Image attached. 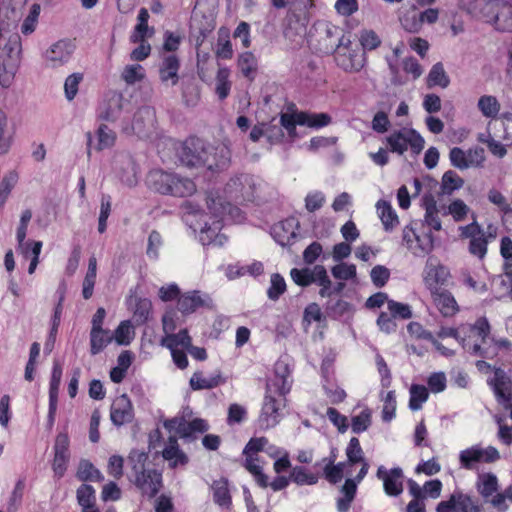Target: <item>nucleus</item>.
Instances as JSON below:
<instances>
[{"mask_svg":"<svg viewBox=\"0 0 512 512\" xmlns=\"http://www.w3.org/2000/svg\"><path fill=\"white\" fill-rule=\"evenodd\" d=\"M207 208L216 220L211 225L205 223V226L200 231L199 238L203 245L220 247L227 240V237L220 233L222 228L221 220L227 215L232 219L240 221L242 219L241 211L239 208L225 202L221 197L211 196L207 197Z\"/></svg>","mask_w":512,"mask_h":512,"instance_id":"obj_1","label":"nucleus"},{"mask_svg":"<svg viewBox=\"0 0 512 512\" xmlns=\"http://www.w3.org/2000/svg\"><path fill=\"white\" fill-rule=\"evenodd\" d=\"M148 185L155 191L175 197H187L196 191L192 179L163 170H153L147 176Z\"/></svg>","mask_w":512,"mask_h":512,"instance_id":"obj_2","label":"nucleus"},{"mask_svg":"<svg viewBox=\"0 0 512 512\" xmlns=\"http://www.w3.org/2000/svg\"><path fill=\"white\" fill-rule=\"evenodd\" d=\"M462 328H470L465 330V335L461 337L462 348L473 356L491 358L489 351L482 347L490 339L491 327L487 318L479 317L474 324H463Z\"/></svg>","mask_w":512,"mask_h":512,"instance_id":"obj_3","label":"nucleus"},{"mask_svg":"<svg viewBox=\"0 0 512 512\" xmlns=\"http://www.w3.org/2000/svg\"><path fill=\"white\" fill-rule=\"evenodd\" d=\"M387 143L391 152L402 155L408 147L414 154H419L424 148L425 141L416 130L403 128L392 132L387 137Z\"/></svg>","mask_w":512,"mask_h":512,"instance_id":"obj_4","label":"nucleus"},{"mask_svg":"<svg viewBox=\"0 0 512 512\" xmlns=\"http://www.w3.org/2000/svg\"><path fill=\"white\" fill-rule=\"evenodd\" d=\"M460 236L469 239L468 251L471 255L482 260L487 254V246L495 236L491 233L486 234L483 228L476 222L459 227Z\"/></svg>","mask_w":512,"mask_h":512,"instance_id":"obj_5","label":"nucleus"},{"mask_svg":"<svg viewBox=\"0 0 512 512\" xmlns=\"http://www.w3.org/2000/svg\"><path fill=\"white\" fill-rule=\"evenodd\" d=\"M484 9L490 15L495 28L502 32H512V4L506 0L486 1Z\"/></svg>","mask_w":512,"mask_h":512,"instance_id":"obj_6","label":"nucleus"},{"mask_svg":"<svg viewBox=\"0 0 512 512\" xmlns=\"http://www.w3.org/2000/svg\"><path fill=\"white\" fill-rule=\"evenodd\" d=\"M207 143L197 137H189L177 148L180 162L187 167H201Z\"/></svg>","mask_w":512,"mask_h":512,"instance_id":"obj_7","label":"nucleus"},{"mask_svg":"<svg viewBox=\"0 0 512 512\" xmlns=\"http://www.w3.org/2000/svg\"><path fill=\"white\" fill-rule=\"evenodd\" d=\"M226 193L234 200L252 201L255 198L257 184L249 174H240L226 184Z\"/></svg>","mask_w":512,"mask_h":512,"instance_id":"obj_8","label":"nucleus"},{"mask_svg":"<svg viewBox=\"0 0 512 512\" xmlns=\"http://www.w3.org/2000/svg\"><path fill=\"white\" fill-rule=\"evenodd\" d=\"M205 156L201 167H205L212 172L226 170L231 163V150L226 143L216 146L207 143Z\"/></svg>","mask_w":512,"mask_h":512,"instance_id":"obj_9","label":"nucleus"},{"mask_svg":"<svg viewBox=\"0 0 512 512\" xmlns=\"http://www.w3.org/2000/svg\"><path fill=\"white\" fill-rule=\"evenodd\" d=\"M276 394L266 389L261 414L258 419L259 426L263 429L275 427L282 418L281 407L285 405V398L276 399Z\"/></svg>","mask_w":512,"mask_h":512,"instance_id":"obj_10","label":"nucleus"},{"mask_svg":"<svg viewBox=\"0 0 512 512\" xmlns=\"http://www.w3.org/2000/svg\"><path fill=\"white\" fill-rule=\"evenodd\" d=\"M155 121V110L150 106H142L134 114L132 124L130 126H123L122 129L126 134L146 137L154 129Z\"/></svg>","mask_w":512,"mask_h":512,"instance_id":"obj_11","label":"nucleus"},{"mask_svg":"<svg viewBox=\"0 0 512 512\" xmlns=\"http://www.w3.org/2000/svg\"><path fill=\"white\" fill-rule=\"evenodd\" d=\"M488 384L492 387L497 402L504 409L512 408V380L507 373L501 368L494 369L493 378L488 380Z\"/></svg>","mask_w":512,"mask_h":512,"instance_id":"obj_12","label":"nucleus"},{"mask_svg":"<svg viewBox=\"0 0 512 512\" xmlns=\"http://www.w3.org/2000/svg\"><path fill=\"white\" fill-rule=\"evenodd\" d=\"M127 105L128 101L125 100L121 93L111 91L100 106L98 117L104 121L114 122L121 118L122 112Z\"/></svg>","mask_w":512,"mask_h":512,"instance_id":"obj_13","label":"nucleus"},{"mask_svg":"<svg viewBox=\"0 0 512 512\" xmlns=\"http://www.w3.org/2000/svg\"><path fill=\"white\" fill-rule=\"evenodd\" d=\"M290 368L288 363L283 360H279L274 365V377L271 378L266 388L270 392H275L281 397H285L291 389Z\"/></svg>","mask_w":512,"mask_h":512,"instance_id":"obj_14","label":"nucleus"},{"mask_svg":"<svg viewBox=\"0 0 512 512\" xmlns=\"http://www.w3.org/2000/svg\"><path fill=\"white\" fill-rule=\"evenodd\" d=\"M377 477L383 481L384 491L390 496H398L403 491V471L400 467L387 470L380 466L377 470Z\"/></svg>","mask_w":512,"mask_h":512,"instance_id":"obj_15","label":"nucleus"},{"mask_svg":"<svg viewBox=\"0 0 512 512\" xmlns=\"http://www.w3.org/2000/svg\"><path fill=\"white\" fill-rule=\"evenodd\" d=\"M132 481L149 498L155 497L162 488V474L156 469H150Z\"/></svg>","mask_w":512,"mask_h":512,"instance_id":"obj_16","label":"nucleus"},{"mask_svg":"<svg viewBox=\"0 0 512 512\" xmlns=\"http://www.w3.org/2000/svg\"><path fill=\"white\" fill-rule=\"evenodd\" d=\"M133 406L126 394L117 397L111 405L110 418L114 425L122 426L133 420Z\"/></svg>","mask_w":512,"mask_h":512,"instance_id":"obj_17","label":"nucleus"},{"mask_svg":"<svg viewBox=\"0 0 512 512\" xmlns=\"http://www.w3.org/2000/svg\"><path fill=\"white\" fill-rule=\"evenodd\" d=\"M72 53V44L68 41L60 40L47 49L45 59L50 67L56 68L67 63Z\"/></svg>","mask_w":512,"mask_h":512,"instance_id":"obj_18","label":"nucleus"},{"mask_svg":"<svg viewBox=\"0 0 512 512\" xmlns=\"http://www.w3.org/2000/svg\"><path fill=\"white\" fill-rule=\"evenodd\" d=\"M433 302L445 317L453 316L458 311V305L454 296L446 289L435 286L430 290Z\"/></svg>","mask_w":512,"mask_h":512,"instance_id":"obj_19","label":"nucleus"},{"mask_svg":"<svg viewBox=\"0 0 512 512\" xmlns=\"http://www.w3.org/2000/svg\"><path fill=\"white\" fill-rule=\"evenodd\" d=\"M297 226L298 223L294 219H286L273 225L271 234L281 246L291 245L296 238Z\"/></svg>","mask_w":512,"mask_h":512,"instance_id":"obj_20","label":"nucleus"},{"mask_svg":"<svg viewBox=\"0 0 512 512\" xmlns=\"http://www.w3.org/2000/svg\"><path fill=\"white\" fill-rule=\"evenodd\" d=\"M210 302L208 295L201 296L199 291H191L179 296L177 307L181 313L191 314L199 307L209 306Z\"/></svg>","mask_w":512,"mask_h":512,"instance_id":"obj_21","label":"nucleus"},{"mask_svg":"<svg viewBox=\"0 0 512 512\" xmlns=\"http://www.w3.org/2000/svg\"><path fill=\"white\" fill-rule=\"evenodd\" d=\"M179 68L180 60L176 55L165 56L159 66V78L161 82H170L172 86H175L179 80Z\"/></svg>","mask_w":512,"mask_h":512,"instance_id":"obj_22","label":"nucleus"},{"mask_svg":"<svg viewBox=\"0 0 512 512\" xmlns=\"http://www.w3.org/2000/svg\"><path fill=\"white\" fill-rule=\"evenodd\" d=\"M422 206L425 209L424 222L436 231L442 229L439 213L441 209L437 206V202L431 194L425 195L422 199Z\"/></svg>","mask_w":512,"mask_h":512,"instance_id":"obj_23","label":"nucleus"},{"mask_svg":"<svg viewBox=\"0 0 512 512\" xmlns=\"http://www.w3.org/2000/svg\"><path fill=\"white\" fill-rule=\"evenodd\" d=\"M162 456L165 460L169 461L171 468H176L178 465H186L188 463L187 455L179 448L177 439L170 436L168 443L162 451Z\"/></svg>","mask_w":512,"mask_h":512,"instance_id":"obj_24","label":"nucleus"},{"mask_svg":"<svg viewBox=\"0 0 512 512\" xmlns=\"http://www.w3.org/2000/svg\"><path fill=\"white\" fill-rule=\"evenodd\" d=\"M224 383L225 378L222 376L221 372H217L216 374L206 378L203 376L201 371H197L193 373L189 381L191 389L195 391L213 389Z\"/></svg>","mask_w":512,"mask_h":512,"instance_id":"obj_25","label":"nucleus"},{"mask_svg":"<svg viewBox=\"0 0 512 512\" xmlns=\"http://www.w3.org/2000/svg\"><path fill=\"white\" fill-rule=\"evenodd\" d=\"M299 125L307 126L313 129H319L328 126L332 122V118L328 113H312L307 111H299Z\"/></svg>","mask_w":512,"mask_h":512,"instance_id":"obj_26","label":"nucleus"},{"mask_svg":"<svg viewBox=\"0 0 512 512\" xmlns=\"http://www.w3.org/2000/svg\"><path fill=\"white\" fill-rule=\"evenodd\" d=\"M113 340V335L106 329H91L90 331V353L99 354Z\"/></svg>","mask_w":512,"mask_h":512,"instance_id":"obj_27","label":"nucleus"},{"mask_svg":"<svg viewBox=\"0 0 512 512\" xmlns=\"http://www.w3.org/2000/svg\"><path fill=\"white\" fill-rule=\"evenodd\" d=\"M377 211L386 231H392L399 223L398 216L389 202L379 200L376 204Z\"/></svg>","mask_w":512,"mask_h":512,"instance_id":"obj_28","label":"nucleus"},{"mask_svg":"<svg viewBox=\"0 0 512 512\" xmlns=\"http://www.w3.org/2000/svg\"><path fill=\"white\" fill-rule=\"evenodd\" d=\"M148 457H149L148 453H146L144 451H140L137 449H133L130 451V453L127 457V461L131 467L132 480L136 479V477H139L142 474H144L146 471L150 470L145 467Z\"/></svg>","mask_w":512,"mask_h":512,"instance_id":"obj_29","label":"nucleus"},{"mask_svg":"<svg viewBox=\"0 0 512 512\" xmlns=\"http://www.w3.org/2000/svg\"><path fill=\"white\" fill-rule=\"evenodd\" d=\"M323 265H315L313 268L305 267V268H293L290 271V276L295 284L301 287H307L313 283L316 284V270L317 268H322Z\"/></svg>","mask_w":512,"mask_h":512,"instance_id":"obj_30","label":"nucleus"},{"mask_svg":"<svg viewBox=\"0 0 512 512\" xmlns=\"http://www.w3.org/2000/svg\"><path fill=\"white\" fill-rule=\"evenodd\" d=\"M357 491V482L354 479H346L341 488L343 497L337 500L338 512H348L351 503L353 502Z\"/></svg>","mask_w":512,"mask_h":512,"instance_id":"obj_31","label":"nucleus"},{"mask_svg":"<svg viewBox=\"0 0 512 512\" xmlns=\"http://www.w3.org/2000/svg\"><path fill=\"white\" fill-rule=\"evenodd\" d=\"M76 477L83 482L94 481L102 482L103 474L89 460L82 459L79 462Z\"/></svg>","mask_w":512,"mask_h":512,"instance_id":"obj_32","label":"nucleus"},{"mask_svg":"<svg viewBox=\"0 0 512 512\" xmlns=\"http://www.w3.org/2000/svg\"><path fill=\"white\" fill-rule=\"evenodd\" d=\"M213 499L221 507L229 508L232 500L228 489V480L220 479L216 480L212 484Z\"/></svg>","mask_w":512,"mask_h":512,"instance_id":"obj_33","label":"nucleus"},{"mask_svg":"<svg viewBox=\"0 0 512 512\" xmlns=\"http://www.w3.org/2000/svg\"><path fill=\"white\" fill-rule=\"evenodd\" d=\"M413 240H416L418 247L422 253H428L433 248V238L431 233L427 234V241L424 243L420 239L419 235L416 234L412 226H406L403 229V242L406 243L409 249H412Z\"/></svg>","mask_w":512,"mask_h":512,"instance_id":"obj_34","label":"nucleus"},{"mask_svg":"<svg viewBox=\"0 0 512 512\" xmlns=\"http://www.w3.org/2000/svg\"><path fill=\"white\" fill-rule=\"evenodd\" d=\"M17 62V59L0 55V84L3 87H9L12 83Z\"/></svg>","mask_w":512,"mask_h":512,"instance_id":"obj_35","label":"nucleus"},{"mask_svg":"<svg viewBox=\"0 0 512 512\" xmlns=\"http://www.w3.org/2000/svg\"><path fill=\"white\" fill-rule=\"evenodd\" d=\"M476 487L483 498H488L498 490V479L493 473L481 474L478 477Z\"/></svg>","mask_w":512,"mask_h":512,"instance_id":"obj_36","label":"nucleus"},{"mask_svg":"<svg viewBox=\"0 0 512 512\" xmlns=\"http://www.w3.org/2000/svg\"><path fill=\"white\" fill-rule=\"evenodd\" d=\"M454 512H480L479 504L469 495L462 492L452 494Z\"/></svg>","mask_w":512,"mask_h":512,"instance_id":"obj_37","label":"nucleus"},{"mask_svg":"<svg viewBox=\"0 0 512 512\" xmlns=\"http://www.w3.org/2000/svg\"><path fill=\"white\" fill-rule=\"evenodd\" d=\"M97 274V260L92 256L89 259L88 269L83 280L82 295L84 299H90L93 295Z\"/></svg>","mask_w":512,"mask_h":512,"instance_id":"obj_38","label":"nucleus"},{"mask_svg":"<svg viewBox=\"0 0 512 512\" xmlns=\"http://www.w3.org/2000/svg\"><path fill=\"white\" fill-rule=\"evenodd\" d=\"M464 185V180L453 170L446 171L442 176L441 194L451 195L455 190Z\"/></svg>","mask_w":512,"mask_h":512,"instance_id":"obj_39","label":"nucleus"},{"mask_svg":"<svg viewBox=\"0 0 512 512\" xmlns=\"http://www.w3.org/2000/svg\"><path fill=\"white\" fill-rule=\"evenodd\" d=\"M428 86H440L442 88L448 87L450 79L446 74L443 64L438 62L434 64L427 77Z\"/></svg>","mask_w":512,"mask_h":512,"instance_id":"obj_40","label":"nucleus"},{"mask_svg":"<svg viewBox=\"0 0 512 512\" xmlns=\"http://www.w3.org/2000/svg\"><path fill=\"white\" fill-rule=\"evenodd\" d=\"M191 344V337L185 329L179 331L177 334H168L161 340V345L166 348H177L178 346H182L187 349Z\"/></svg>","mask_w":512,"mask_h":512,"instance_id":"obj_41","label":"nucleus"},{"mask_svg":"<svg viewBox=\"0 0 512 512\" xmlns=\"http://www.w3.org/2000/svg\"><path fill=\"white\" fill-rule=\"evenodd\" d=\"M478 108L487 118H495L500 110V103L495 96L484 95L478 100Z\"/></svg>","mask_w":512,"mask_h":512,"instance_id":"obj_42","label":"nucleus"},{"mask_svg":"<svg viewBox=\"0 0 512 512\" xmlns=\"http://www.w3.org/2000/svg\"><path fill=\"white\" fill-rule=\"evenodd\" d=\"M238 67L246 78L253 80L257 70L256 57L251 52L242 53L238 58Z\"/></svg>","mask_w":512,"mask_h":512,"instance_id":"obj_43","label":"nucleus"},{"mask_svg":"<svg viewBox=\"0 0 512 512\" xmlns=\"http://www.w3.org/2000/svg\"><path fill=\"white\" fill-rule=\"evenodd\" d=\"M289 479L297 485H314L318 482V476L309 473L303 466L293 467Z\"/></svg>","mask_w":512,"mask_h":512,"instance_id":"obj_44","label":"nucleus"},{"mask_svg":"<svg viewBox=\"0 0 512 512\" xmlns=\"http://www.w3.org/2000/svg\"><path fill=\"white\" fill-rule=\"evenodd\" d=\"M429 393L425 386L413 384L410 387V400L409 408L417 411L421 408L422 404L428 399Z\"/></svg>","mask_w":512,"mask_h":512,"instance_id":"obj_45","label":"nucleus"},{"mask_svg":"<svg viewBox=\"0 0 512 512\" xmlns=\"http://www.w3.org/2000/svg\"><path fill=\"white\" fill-rule=\"evenodd\" d=\"M113 339L118 345H128L134 338V330L129 320L122 321L115 329Z\"/></svg>","mask_w":512,"mask_h":512,"instance_id":"obj_46","label":"nucleus"},{"mask_svg":"<svg viewBox=\"0 0 512 512\" xmlns=\"http://www.w3.org/2000/svg\"><path fill=\"white\" fill-rule=\"evenodd\" d=\"M299 111L292 113H282L280 116V125L282 130L285 129L290 140L297 137L296 126L299 125Z\"/></svg>","mask_w":512,"mask_h":512,"instance_id":"obj_47","label":"nucleus"},{"mask_svg":"<svg viewBox=\"0 0 512 512\" xmlns=\"http://www.w3.org/2000/svg\"><path fill=\"white\" fill-rule=\"evenodd\" d=\"M62 373L63 370L61 364L58 361H54L50 379L49 401L58 402V392Z\"/></svg>","mask_w":512,"mask_h":512,"instance_id":"obj_48","label":"nucleus"},{"mask_svg":"<svg viewBox=\"0 0 512 512\" xmlns=\"http://www.w3.org/2000/svg\"><path fill=\"white\" fill-rule=\"evenodd\" d=\"M256 458L253 456H246L244 467L254 476L257 484L262 487H268V477L262 471L261 466L256 464Z\"/></svg>","mask_w":512,"mask_h":512,"instance_id":"obj_49","label":"nucleus"},{"mask_svg":"<svg viewBox=\"0 0 512 512\" xmlns=\"http://www.w3.org/2000/svg\"><path fill=\"white\" fill-rule=\"evenodd\" d=\"M442 214L444 216L446 215H452L453 219L456 221V222H459V221H462L468 214L469 212V207L464 203L463 200L461 199H455L453 200L447 210H445L444 207H442Z\"/></svg>","mask_w":512,"mask_h":512,"instance_id":"obj_50","label":"nucleus"},{"mask_svg":"<svg viewBox=\"0 0 512 512\" xmlns=\"http://www.w3.org/2000/svg\"><path fill=\"white\" fill-rule=\"evenodd\" d=\"M480 447L473 446L465 449L459 454V461L465 469H472L476 463L481 462Z\"/></svg>","mask_w":512,"mask_h":512,"instance_id":"obj_51","label":"nucleus"},{"mask_svg":"<svg viewBox=\"0 0 512 512\" xmlns=\"http://www.w3.org/2000/svg\"><path fill=\"white\" fill-rule=\"evenodd\" d=\"M77 500L82 509H90L95 504V490L91 485L82 484L77 489Z\"/></svg>","mask_w":512,"mask_h":512,"instance_id":"obj_52","label":"nucleus"},{"mask_svg":"<svg viewBox=\"0 0 512 512\" xmlns=\"http://www.w3.org/2000/svg\"><path fill=\"white\" fill-rule=\"evenodd\" d=\"M346 456L349 464L354 465L360 463L364 459V453L360 446L359 439L352 437L346 448Z\"/></svg>","mask_w":512,"mask_h":512,"instance_id":"obj_53","label":"nucleus"},{"mask_svg":"<svg viewBox=\"0 0 512 512\" xmlns=\"http://www.w3.org/2000/svg\"><path fill=\"white\" fill-rule=\"evenodd\" d=\"M449 275L448 270L444 266L431 267L426 277V283L429 289L443 284Z\"/></svg>","mask_w":512,"mask_h":512,"instance_id":"obj_54","label":"nucleus"},{"mask_svg":"<svg viewBox=\"0 0 512 512\" xmlns=\"http://www.w3.org/2000/svg\"><path fill=\"white\" fill-rule=\"evenodd\" d=\"M98 143L96 150H103L111 147L115 142V133L107 125L101 124L97 130Z\"/></svg>","mask_w":512,"mask_h":512,"instance_id":"obj_55","label":"nucleus"},{"mask_svg":"<svg viewBox=\"0 0 512 512\" xmlns=\"http://www.w3.org/2000/svg\"><path fill=\"white\" fill-rule=\"evenodd\" d=\"M40 10H41V8H40L39 4H33L31 6L29 14L24 19V21L21 25V32L24 35H29L35 31L36 25L38 22V17L40 14Z\"/></svg>","mask_w":512,"mask_h":512,"instance_id":"obj_56","label":"nucleus"},{"mask_svg":"<svg viewBox=\"0 0 512 512\" xmlns=\"http://www.w3.org/2000/svg\"><path fill=\"white\" fill-rule=\"evenodd\" d=\"M371 425V412L363 410L360 414L353 416L351 420V429L354 433L359 434L366 431Z\"/></svg>","mask_w":512,"mask_h":512,"instance_id":"obj_57","label":"nucleus"},{"mask_svg":"<svg viewBox=\"0 0 512 512\" xmlns=\"http://www.w3.org/2000/svg\"><path fill=\"white\" fill-rule=\"evenodd\" d=\"M315 272L317 277L316 284L320 286L319 295L323 298L330 297L332 290V282L327 274L326 268L322 266V268H317Z\"/></svg>","mask_w":512,"mask_h":512,"instance_id":"obj_58","label":"nucleus"},{"mask_svg":"<svg viewBox=\"0 0 512 512\" xmlns=\"http://www.w3.org/2000/svg\"><path fill=\"white\" fill-rule=\"evenodd\" d=\"M83 80V74L73 73L69 75L64 83V91L66 98L71 101L75 98L78 92V86Z\"/></svg>","mask_w":512,"mask_h":512,"instance_id":"obj_59","label":"nucleus"},{"mask_svg":"<svg viewBox=\"0 0 512 512\" xmlns=\"http://www.w3.org/2000/svg\"><path fill=\"white\" fill-rule=\"evenodd\" d=\"M121 76L127 84H134L144 78V69L139 64L127 65Z\"/></svg>","mask_w":512,"mask_h":512,"instance_id":"obj_60","label":"nucleus"},{"mask_svg":"<svg viewBox=\"0 0 512 512\" xmlns=\"http://www.w3.org/2000/svg\"><path fill=\"white\" fill-rule=\"evenodd\" d=\"M286 290V283L284 278L275 273L271 276V286L269 287L267 294L271 300H277Z\"/></svg>","mask_w":512,"mask_h":512,"instance_id":"obj_61","label":"nucleus"},{"mask_svg":"<svg viewBox=\"0 0 512 512\" xmlns=\"http://www.w3.org/2000/svg\"><path fill=\"white\" fill-rule=\"evenodd\" d=\"M331 272L334 278L345 281L356 276V266L353 264L340 263L335 265Z\"/></svg>","mask_w":512,"mask_h":512,"instance_id":"obj_62","label":"nucleus"},{"mask_svg":"<svg viewBox=\"0 0 512 512\" xmlns=\"http://www.w3.org/2000/svg\"><path fill=\"white\" fill-rule=\"evenodd\" d=\"M388 310L390 311V314L393 318L410 319L412 317V311L408 304L389 300Z\"/></svg>","mask_w":512,"mask_h":512,"instance_id":"obj_63","label":"nucleus"},{"mask_svg":"<svg viewBox=\"0 0 512 512\" xmlns=\"http://www.w3.org/2000/svg\"><path fill=\"white\" fill-rule=\"evenodd\" d=\"M370 276L373 284L380 288L383 287L389 280L390 271L385 266L376 265L372 268Z\"/></svg>","mask_w":512,"mask_h":512,"instance_id":"obj_64","label":"nucleus"}]
</instances>
